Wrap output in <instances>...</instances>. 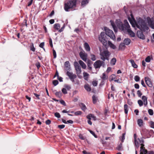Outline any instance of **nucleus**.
<instances>
[{
    "label": "nucleus",
    "instance_id": "f257e3e1",
    "mask_svg": "<svg viewBox=\"0 0 154 154\" xmlns=\"http://www.w3.org/2000/svg\"><path fill=\"white\" fill-rule=\"evenodd\" d=\"M131 18L128 17V19L133 27H135L136 26L141 31L144 32H145L149 29V28L147 25L146 23L142 18H139L137 20V21H136L132 14H131Z\"/></svg>",
    "mask_w": 154,
    "mask_h": 154
},
{
    "label": "nucleus",
    "instance_id": "f03ea898",
    "mask_svg": "<svg viewBox=\"0 0 154 154\" xmlns=\"http://www.w3.org/2000/svg\"><path fill=\"white\" fill-rule=\"evenodd\" d=\"M104 30L106 32H101L100 36L99 37V39L104 45L106 46L107 44L108 41L106 35L110 37L111 39L114 40L116 39V37L112 30L108 29L106 27H104Z\"/></svg>",
    "mask_w": 154,
    "mask_h": 154
},
{
    "label": "nucleus",
    "instance_id": "7ed1b4c3",
    "mask_svg": "<svg viewBox=\"0 0 154 154\" xmlns=\"http://www.w3.org/2000/svg\"><path fill=\"white\" fill-rule=\"evenodd\" d=\"M76 0H70L64 4V9L66 11H69L70 8H72L76 7Z\"/></svg>",
    "mask_w": 154,
    "mask_h": 154
},
{
    "label": "nucleus",
    "instance_id": "20e7f679",
    "mask_svg": "<svg viewBox=\"0 0 154 154\" xmlns=\"http://www.w3.org/2000/svg\"><path fill=\"white\" fill-rule=\"evenodd\" d=\"M64 69L67 71L66 74L69 77H76L75 74H73L72 72H70V65L69 61H66L64 63Z\"/></svg>",
    "mask_w": 154,
    "mask_h": 154
},
{
    "label": "nucleus",
    "instance_id": "39448f33",
    "mask_svg": "<svg viewBox=\"0 0 154 154\" xmlns=\"http://www.w3.org/2000/svg\"><path fill=\"white\" fill-rule=\"evenodd\" d=\"M100 59L103 61H105L106 60H109L110 54L108 50H104L103 51L100 52Z\"/></svg>",
    "mask_w": 154,
    "mask_h": 154
},
{
    "label": "nucleus",
    "instance_id": "423d86ee",
    "mask_svg": "<svg viewBox=\"0 0 154 154\" xmlns=\"http://www.w3.org/2000/svg\"><path fill=\"white\" fill-rule=\"evenodd\" d=\"M138 140L140 142V145H141L140 148V151L141 152L140 154H148V152L147 150L145 149L143 147L144 145L143 144L144 142L143 139V138H141L140 139L138 138Z\"/></svg>",
    "mask_w": 154,
    "mask_h": 154
},
{
    "label": "nucleus",
    "instance_id": "0eeeda50",
    "mask_svg": "<svg viewBox=\"0 0 154 154\" xmlns=\"http://www.w3.org/2000/svg\"><path fill=\"white\" fill-rule=\"evenodd\" d=\"M116 22L119 29L122 31L127 30V27H128V24L129 25L128 22L124 24L119 21H118V20H116Z\"/></svg>",
    "mask_w": 154,
    "mask_h": 154
},
{
    "label": "nucleus",
    "instance_id": "6e6552de",
    "mask_svg": "<svg viewBox=\"0 0 154 154\" xmlns=\"http://www.w3.org/2000/svg\"><path fill=\"white\" fill-rule=\"evenodd\" d=\"M105 63L103 61L98 60L96 61L94 64V66L96 69H99L102 66H104Z\"/></svg>",
    "mask_w": 154,
    "mask_h": 154
},
{
    "label": "nucleus",
    "instance_id": "1a4fd4ad",
    "mask_svg": "<svg viewBox=\"0 0 154 154\" xmlns=\"http://www.w3.org/2000/svg\"><path fill=\"white\" fill-rule=\"evenodd\" d=\"M74 66L77 75L78 77H79V75L82 72L81 67L79 66L78 63L76 61L74 62Z\"/></svg>",
    "mask_w": 154,
    "mask_h": 154
},
{
    "label": "nucleus",
    "instance_id": "9d476101",
    "mask_svg": "<svg viewBox=\"0 0 154 154\" xmlns=\"http://www.w3.org/2000/svg\"><path fill=\"white\" fill-rule=\"evenodd\" d=\"M146 20L148 24L152 29H154V20L149 17H147Z\"/></svg>",
    "mask_w": 154,
    "mask_h": 154
},
{
    "label": "nucleus",
    "instance_id": "9b49d317",
    "mask_svg": "<svg viewBox=\"0 0 154 154\" xmlns=\"http://www.w3.org/2000/svg\"><path fill=\"white\" fill-rule=\"evenodd\" d=\"M79 54L81 58L84 61L86 62L88 56L87 53H85L84 51H81Z\"/></svg>",
    "mask_w": 154,
    "mask_h": 154
},
{
    "label": "nucleus",
    "instance_id": "f8f14e48",
    "mask_svg": "<svg viewBox=\"0 0 154 154\" xmlns=\"http://www.w3.org/2000/svg\"><path fill=\"white\" fill-rule=\"evenodd\" d=\"M145 81L146 85L149 87H152L153 85L151 80L149 78H144Z\"/></svg>",
    "mask_w": 154,
    "mask_h": 154
},
{
    "label": "nucleus",
    "instance_id": "ddd939ff",
    "mask_svg": "<svg viewBox=\"0 0 154 154\" xmlns=\"http://www.w3.org/2000/svg\"><path fill=\"white\" fill-rule=\"evenodd\" d=\"M128 27H127V30H126L128 32V34L131 37H134L135 36V34L131 30L130 26L128 24Z\"/></svg>",
    "mask_w": 154,
    "mask_h": 154
},
{
    "label": "nucleus",
    "instance_id": "4468645a",
    "mask_svg": "<svg viewBox=\"0 0 154 154\" xmlns=\"http://www.w3.org/2000/svg\"><path fill=\"white\" fill-rule=\"evenodd\" d=\"M137 35L138 37L140 39H145V36L143 35V32L140 31H137Z\"/></svg>",
    "mask_w": 154,
    "mask_h": 154
},
{
    "label": "nucleus",
    "instance_id": "2eb2a0df",
    "mask_svg": "<svg viewBox=\"0 0 154 154\" xmlns=\"http://www.w3.org/2000/svg\"><path fill=\"white\" fill-rule=\"evenodd\" d=\"M110 22L115 32H117L118 29L114 22L112 20H110Z\"/></svg>",
    "mask_w": 154,
    "mask_h": 154
},
{
    "label": "nucleus",
    "instance_id": "dca6fc26",
    "mask_svg": "<svg viewBox=\"0 0 154 154\" xmlns=\"http://www.w3.org/2000/svg\"><path fill=\"white\" fill-rule=\"evenodd\" d=\"M114 80L115 82L118 83H120L122 82V79H120L119 78H112L110 81Z\"/></svg>",
    "mask_w": 154,
    "mask_h": 154
},
{
    "label": "nucleus",
    "instance_id": "f3484780",
    "mask_svg": "<svg viewBox=\"0 0 154 154\" xmlns=\"http://www.w3.org/2000/svg\"><path fill=\"white\" fill-rule=\"evenodd\" d=\"M93 62L90 60H88L87 61V64L88 66V70L91 71L92 69L91 67Z\"/></svg>",
    "mask_w": 154,
    "mask_h": 154
},
{
    "label": "nucleus",
    "instance_id": "a211bd4d",
    "mask_svg": "<svg viewBox=\"0 0 154 154\" xmlns=\"http://www.w3.org/2000/svg\"><path fill=\"white\" fill-rule=\"evenodd\" d=\"M136 135L135 134H134V143L135 144V145L137 147V148H138L140 144V142L139 141V142L136 140Z\"/></svg>",
    "mask_w": 154,
    "mask_h": 154
},
{
    "label": "nucleus",
    "instance_id": "6ab92c4d",
    "mask_svg": "<svg viewBox=\"0 0 154 154\" xmlns=\"http://www.w3.org/2000/svg\"><path fill=\"white\" fill-rule=\"evenodd\" d=\"M84 47L85 50L88 51H90V48L87 42H85L84 44Z\"/></svg>",
    "mask_w": 154,
    "mask_h": 154
},
{
    "label": "nucleus",
    "instance_id": "aec40b11",
    "mask_svg": "<svg viewBox=\"0 0 154 154\" xmlns=\"http://www.w3.org/2000/svg\"><path fill=\"white\" fill-rule=\"evenodd\" d=\"M88 2V0H82L81 2V6L83 7H84Z\"/></svg>",
    "mask_w": 154,
    "mask_h": 154
},
{
    "label": "nucleus",
    "instance_id": "412c9836",
    "mask_svg": "<svg viewBox=\"0 0 154 154\" xmlns=\"http://www.w3.org/2000/svg\"><path fill=\"white\" fill-rule=\"evenodd\" d=\"M79 62L83 69H86V66L83 61L81 60H79Z\"/></svg>",
    "mask_w": 154,
    "mask_h": 154
},
{
    "label": "nucleus",
    "instance_id": "4be33fe9",
    "mask_svg": "<svg viewBox=\"0 0 154 154\" xmlns=\"http://www.w3.org/2000/svg\"><path fill=\"white\" fill-rule=\"evenodd\" d=\"M84 88L88 92L90 91H91V88L89 85L88 84H86L84 85Z\"/></svg>",
    "mask_w": 154,
    "mask_h": 154
},
{
    "label": "nucleus",
    "instance_id": "5701e85b",
    "mask_svg": "<svg viewBox=\"0 0 154 154\" xmlns=\"http://www.w3.org/2000/svg\"><path fill=\"white\" fill-rule=\"evenodd\" d=\"M129 62L131 64L132 66L134 68H136L137 67V65L135 63L134 61L132 60H130Z\"/></svg>",
    "mask_w": 154,
    "mask_h": 154
},
{
    "label": "nucleus",
    "instance_id": "b1692460",
    "mask_svg": "<svg viewBox=\"0 0 154 154\" xmlns=\"http://www.w3.org/2000/svg\"><path fill=\"white\" fill-rule=\"evenodd\" d=\"M79 105L81 107L83 111H85L87 109L85 104L83 103H81L79 104Z\"/></svg>",
    "mask_w": 154,
    "mask_h": 154
},
{
    "label": "nucleus",
    "instance_id": "393cba45",
    "mask_svg": "<svg viewBox=\"0 0 154 154\" xmlns=\"http://www.w3.org/2000/svg\"><path fill=\"white\" fill-rule=\"evenodd\" d=\"M131 40L130 39L126 38L125 39L124 41V43L126 45H129L130 43Z\"/></svg>",
    "mask_w": 154,
    "mask_h": 154
},
{
    "label": "nucleus",
    "instance_id": "a878e982",
    "mask_svg": "<svg viewBox=\"0 0 154 154\" xmlns=\"http://www.w3.org/2000/svg\"><path fill=\"white\" fill-rule=\"evenodd\" d=\"M116 149L119 151H122L123 150V147H122V143H121L119 144L117 147H116Z\"/></svg>",
    "mask_w": 154,
    "mask_h": 154
},
{
    "label": "nucleus",
    "instance_id": "bb28decb",
    "mask_svg": "<svg viewBox=\"0 0 154 154\" xmlns=\"http://www.w3.org/2000/svg\"><path fill=\"white\" fill-rule=\"evenodd\" d=\"M76 78H69L70 80L75 84H79V81L75 79Z\"/></svg>",
    "mask_w": 154,
    "mask_h": 154
},
{
    "label": "nucleus",
    "instance_id": "cd10ccee",
    "mask_svg": "<svg viewBox=\"0 0 154 154\" xmlns=\"http://www.w3.org/2000/svg\"><path fill=\"white\" fill-rule=\"evenodd\" d=\"M108 43L110 47L113 49H115L116 48V46L113 44L111 42L108 41Z\"/></svg>",
    "mask_w": 154,
    "mask_h": 154
},
{
    "label": "nucleus",
    "instance_id": "c85d7f7f",
    "mask_svg": "<svg viewBox=\"0 0 154 154\" xmlns=\"http://www.w3.org/2000/svg\"><path fill=\"white\" fill-rule=\"evenodd\" d=\"M116 61V60L115 57L112 58L111 60L110 63L111 65H114L115 64V63Z\"/></svg>",
    "mask_w": 154,
    "mask_h": 154
},
{
    "label": "nucleus",
    "instance_id": "c756f323",
    "mask_svg": "<svg viewBox=\"0 0 154 154\" xmlns=\"http://www.w3.org/2000/svg\"><path fill=\"white\" fill-rule=\"evenodd\" d=\"M124 109L125 114H127L128 113V105L126 104H125L124 105Z\"/></svg>",
    "mask_w": 154,
    "mask_h": 154
},
{
    "label": "nucleus",
    "instance_id": "7c9ffc66",
    "mask_svg": "<svg viewBox=\"0 0 154 154\" xmlns=\"http://www.w3.org/2000/svg\"><path fill=\"white\" fill-rule=\"evenodd\" d=\"M137 124L140 127H141L143 125V121L141 119H138L137 120Z\"/></svg>",
    "mask_w": 154,
    "mask_h": 154
},
{
    "label": "nucleus",
    "instance_id": "2f4dec72",
    "mask_svg": "<svg viewBox=\"0 0 154 154\" xmlns=\"http://www.w3.org/2000/svg\"><path fill=\"white\" fill-rule=\"evenodd\" d=\"M92 99H93V103L94 104H95L97 102V98L96 96V95H93L92 96Z\"/></svg>",
    "mask_w": 154,
    "mask_h": 154
},
{
    "label": "nucleus",
    "instance_id": "473e14b6",
    "mask_svg": "<svg viewBox=\"0 0 154 154\" xmlns=\"http://www.w3.org/2000/svg\"><path fill=\"white\" fill-rule=\"evenodd\" d=\"M60 27V25L59 23H56L54 25V29L57 30H59Z\"/></svg>",
    "mask_w": 154,
    "mask_h": 154
},
{
    "label": "nucleus",
    "instance_id": "72a5a7b5",
    "mask_svg": "<svg viewBox=\"0 0 154 154\" xmlns=\"http://www.w3.org/2000/svg\"><path fill=\"white\" fill-rule=\"evenodd\" d=\"M55 94L56 95V96L58 98H60L61 97L62 95V93L60 91L57 92L55 93Z\"/></svg>",
    "mask_w": 154,
    "mask_h": 154
},
{
    "label": "nucleus",
    "instance_id": "f704fd0d",
    "mask_svg": "<svg viewBox=\"0 0 154 154\" xmlns=\"http://www.w3.org/2000/svg\"><path fill=\"white\" fill-rule=\"evenodd\" d=\"M65 88L68 91L69 90L71 89V86L69 85L65 84L64 85Z\"/></svg>",
    "mask_w": 154,
    "mask_h": 154
},
{
    "label": "nucleus",
    "instance_id": "c9c22d12",
    "mask_svg": "<svg viewBox=\"0 0 154 154\" xmlns=\"http://www.w3.org/2000/svg\"><path fill=\"white\" fill-rule=\"evenodd\" d=\"M30 50L33 52L35 51V48L34 46V45L33 43H32L30 46Z\"/></svg>",
    "mask_w": 154,
    "mask_h": 154
},
{
    "label": "nucleus",
    "instance_id": "e433bc0d",
    "mask_svg": "<svg viewBox=\"0 0 154 154\" xmlns=\"http://www.w3.org/2000/svg\"><path fill=\"white\" fill-rule=\"evenodd\" d=\"M88 131L95 138H97V135L95 134L94 131L90 130H89Z\"/></svg>",
    "mask_w": 154,
    "mask_h": 154
},
{
    "label": "nucleus",
    "instance_id": "4c0bfd02",
    "mask_svg": "<svg viewBox=\"0 0 154 154\" xmlns=\"http://www.w3.org/2000/svg\"><path fill=\"white\" fill-rule=\"evenodd\" d=\"M91 59L93 61H95L96 60V56L93 54L91 55Z\"/></svg>",
    "mask_w": 154,
    "mask_h": 154
},
{
    "label": "nucleus",
    "instance_id": "58836bf2",
    "mask_svg": "<svg viewBox=\"0 0 154 154\" xmlns=\"http://www.w3.org/2000/svg\"><path fill=\"white\" fill-rule=\"evenodd\" d=\"M52 83H53V85L54 86H56L58 84L59 82H58V80H54L53 81Z\"/></svg>",
    "mask_w": 154,
    "mask_h": 154
},
{
    "label": "nucleus",
    "instance_id": "ea45409f",
    "mask_svg": "<svg viewBox=\"0 0 154 154\" xmlns=\"http://www.w3.org/2000/svg\"><path fill=\"white\" fill-rule=\"evenodd\" d=\"M62 92L64 94H67V90L65 88H63L62 89Z\"/></svg>",
    "mask_w": 154,
    "mask_h": 154
},
{
    "label": "nucleus",
    "instance_id": "a19ab883",
    "mask_svg": "<svg viewBox=\"0 0 154 154\" xmlns=\"http://www.w3.org/2000/svg\"><path fill=\"white\" fill-rule=\"evenodd\" d=\"M54 116L57 118H60L61 116L60 114L58 112H56L54 113Z\"/></svg>",
    "mask_w": 154,
    "mask_h": 154
},
{
    "label": "nucleus",
    "instance_id": "79ce46f5",
    "mask_svg": "<svg viewBox=\"0 0 154 154\" xmlns=\"http://www.w3.org/2000/svg\"><path fill=\"white\" fill-rule=\"evenodd\" d=\"M148 112L149 115L151 116L153 115V111L152 109H149L148 110Z\"/></svg>",
    "mask_w": 154,
    "mask_h": 154
},
{
    "label": "nucleus",
    "instance_id": "37998d69",
    "mask_svg": "<svg viewBox=\"0 0 154 154\" xmlns=\"http://www.w3.org/2000/svg\"><path fill=\"white\" fill-rule=\"evenodd\" d=\"M149 124L150 127L154 128V122L152 121H151L149 122Z\"/></svg>",
    "mask_w": 154,
    "mask_h": 154
},
{
    "label": "nucleus",
    "instance_id": "c03bdc74",
    "mask_svg": "<svg viewBox=\"0 0 154 154\" xmlns=\"http://www.w3.org/2000/svg\"><path fill=\"white\" fill-rule=\"evenodd\" d=\"M138 103L140 106H142L143 104V101L140 100H138Z\"/></svg>",
    "mask_w": 154,
    "mask_h": 154
},
{
    "label": "nucleus",
    "instance_id": "a18cd8bd",
    "mask_svg": "<svg viewBox=\"0 0 154 154\" xmlns=\"http://www.w3.org/2000/svg\"><path fill=\"white\" fill-rule=\"evenodd\" d=\"M82 113V112L81 111H78L74 112L75 115V116H79L81 115Z\"/></svg>",
    "mask_w": 154,
    "mask_h": 154
},
{
    "label": "nucleus",
    "instance_id": "49530a36",
    "mask_svg": "<svg viewBox=\"0 0 154 154\" xmlns=\"http://www.w3.org/2000/svg\"><path fill=\"white\" fill-rule=\"evenodd\" d=\"M92 84L94 86H96L97 85V81L96 80L93 81Z\"/></svg>",
    "mask_w": 154,
    "mask_h": 154
},
{
    "label": "nucleus",
    "instance_id": "de8ad7c7",
    "mask_svg": "<svg viewBox=\"0 0 154 154\" xmlns=\"http://www.w3.org/2000/svg\"><path fill=\"white\" fill-rule=\"evenodd\" d=\"M145 60L147 62H149L150 61V58L149 56L147 57L145 59Z\"/></svg>",
    "mask_w": 154,
    "mask_h": 154
},
{
    "label": "nucleus",
    "instance_id": "09e8293b",
    "mask_svg": "<svg viewBox=\"0 0 154 154\" xmlns=\"http://www.w3.org/2000/svg\"><path fill=\"white\" fill-rule=\"evenodd\" d=\"M49 42L50 45L51 46V47L52 48L53 47V45L52 44V39L51 38H49Z\"/></svg>",
    "mask_w": 154,
    "mask_h": 154
},
{
    "label": "nucleus",
    "instance_id": "8fccbe9b",
    "mask_svg": "<svg viewBox=\"0 0 154 154\" xmlns=\"http://www.w3.org/2000/svg\"><path fill=\"white\" fill-rule=\"evenodd\" d=\"M79 137L80 139L82 140H84L85 139V138L81 134H79Z\"/></svg>",
    "mask_w": 154,
    "mask_h": 154
},
{
    "label": "nucleus",
    "instance_id": "3c124183",
    "mask_svg": "<svg viewBox=\"0 0 154 154\" xmlns=\"http://www.w3.org/2000/svg\"><path fill=\"white\" fill-rule=\"evenodd\" d=\"M137 94L139 97H140L142 95V93L140 91L138 90L137 91Z\"/></svg>",
    "mask_w": 154,
    "mask_h": 154
},
{
    "label": "nucleus",
    "instance_id": "603ef678",
    "mask_svg": "<svg viewBox=\"0 0 154 154\" xmlns=\"http://www.w3.org/2000/svg\"><path fill=\"white\" fill-rule=\"evenodd\" d=\"M65 127V125H59L58 126V128L61 129H62L64 128Z\"/></svg>",
    "mask_w": 154,
    "mask_h": 154
},
{
    "label": "nucleus",
    "instance_id": "864d4df0",
    "mask_svg": "<svg viewBox=\"0 0 154 154\" xmlns=\"http://www.w3.org/2000/svg\"><path fill=\"white\" fill-rule=\"evenodd\" d=\"M60 102L61 104H62L64 106H66V104L65 101L63 100H60Z\"/></svg>",
    "mask_w": 154,
    "mask_h": 154
},
{
    "label": "nucleus",
    "instance_id": "5fc2aeb1",
    "mask_svg": "<svg viewBox=\"0 0 154 154\" xmlns=\"http://www.w3.org/2000/svg\"><path fill=\"white\" fill-rule=\"evenodd\" d=\"M125 133H123L122 134V137L121 141L122 143L124 142V140L125 139Z\"/></svg>",
    "mask_w": 154,
    "mask_h": 154
},
{
    "label": "nucleus",
    "instance_id": "6e6d98bb",
    "mask_svg": "<svg viewBox=\"0 0 154 154\" xmlns=\"http://www.w3.org/2000/svg\"><path fill=\"white\" fill-rule=\"evenodd\" d=\"M147 97L145 96H143L142 98L143 102L147 101Z\"/></svg>",
    "mask_w": 154,
    "mask_h": 154
},
{
    "label": "nucleus",
    "instance_id": "4d7b16f0",
    "mask_svg": "<svg viewBox=\"0 0 154 154\" xmlns=\"http://www.w3.org/2000/svg\"><path fill=\"white\" fill-rule=\"evenodd\" d=\"M53 56L54 57V58H56V57H57L56 53L54 49L53 50Z\"/></svg>",
    "mask_w": 154,
    "mask_h": 154
},
{
    "label": "nucleus",
    "instance_id": "13d9d810",
    "mask_svg": "<svg viewBox=\"0 0 154 154\" xmlns=\"http://www.w3.org/2000/svg\"><path fill=\"white\" fill-rule=\"evenodd\" d=\"M34 95L36 97V99L38 100H40V98H39V96L40 95L39 94H38L36 93H34Z\"/></svg>",
    "mask_w": 154,
    "mask_h": 154
},
{
    "label": "nucleus",
    "instance_id": "bf43d9fd",
    "mask_svg": "<svg viewBox=\"0 0 154 154\" xmlns=\"http://www.w3.org/2000/svg\"><path fill=\"white\" fill-rule=\"evenodd\" d=\"M51 121L50 120L47 119L45 121V123L46 125H49V124H51Z\"/></svg>",
    "mask_w": 154,
    "mask_h": 154
},
{
    "label": "nucleus",
    "instance_id": "052dcab7",
    "mask_svg": "<svg viewBox=\"0 0 154 154\" xmlns=\"http://www.w3.org/2000/svg\"><path fill=\"white\" fill-rule=\"evenodd\" d=\"M44 45V42H42L41 43L39 44V46L42 48H43Z\"/></svg>",
    "mask_w": 154,
    "mask_h": 154
},
{
    "label": "nucleus",
    "instance_id": "680f3d73",
    "mask_svg": "<svg viewBox=\"0 0 154 154\" xmlns=\"http://www.w3.org/2000/svg\"><path fill=\"white\" fill-rule=\"evenodd\" d=\"M65 26L64 24L63 26L62 27V28L60 29L58 31L60 32H62L63 31V29L65 28Z\"/></svg>",
    "mask_w": 154,
    "mask_h": 154
},
{
    "label": "nucleus",
    "instance_id": "e2e57ef3",
    "mask_svg": "<svg viewBox=\"0 0 154 154\" xmlns=\"http://www.w3.org/2000/svg\"><path fill=\"white\" fill-rule=\"evenodd\" d=\"M91 118L93 119L94 120L96 121L97 120L96 117L95 116H94V114H92V115H91Z\"/></svg>",
    "mask_w": 154,
    "mask_h": 154
},
{
    "label": "nucleus",
    "instance_id": "0e129e2a",
    "mask_svg": "<svg viewBox=\"0 0 154 154\" xmlns=\"http://www.w3.org/2000/svg\"><path fill=\"white\" fill-rule=\"evenodd\" d=\"M33 0H30L28 2V6H30L32 4Z\"/></svg>",
    "mask_w": 154,
    "mask_h": 154
},
{
    "label": "nucleus",
    "instance_id": "69168bd1",
    "mask_svg": "<svg viewBox=\"0 0 154 154\" xmlns=\"http://www.w3.org/2000/svg\"><path fill=\"white\" fill-rule=\"evenodd\" d=\"M91 115H92V114H90L87 116V118L88 119V120H91Z\"/></svg>",
    "mask_w": 154,
    "mask_h": 154
},
{
    "label": "nucleus",
    "instance_id": "338daca9",
    "mask_svg": "<svg viewBox=\"0 0 154 154\" xmlns=\"http://www.w3.org/2000/svg\"><path fill=\"white\" fill-rule=\"evenodd\" d=\"M125 44H124V43H121L119 45V47L122 48V47H125Z\"/></svg>",
    "mask_w": 154,
    "mask_h": 154
},
{
    "label": "nucleus",
    "instance_id": "774afa93",
    "mask_svg": "<svg viewBox=\"0 0 154 154\" xmlns=\"http://www.w3.org/2000/svg\"><path fill=\"white\" fill-rule=\"evenodd\" d=\"M134 87L137 89H138L139 88V85L138 84H135Z\"/></svg>",
    "mask_w": 154,
    "mask_h": 154
}]
</instances>
